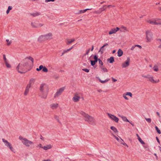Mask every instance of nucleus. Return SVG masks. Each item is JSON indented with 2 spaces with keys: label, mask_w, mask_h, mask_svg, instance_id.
Masks as SVG:
<instances>
[{
  "label": "nucleus",
  "mask_w": 161,
  "mask_h": 161,
  "mask_svg": "<svg viewBox=\"0 0 161 161\" xmlns=\"http://www.w3.org/2000/svg\"><path fill=\"white\" fill-rule=\"evenodd\" d=\"M80 114L83 117L84 120L89 124L92 125H95L96 120L94 117L89 115L83 111L80 112Z\"/></svg>",
  "instance_id": "1"
},
{
  "label": "nucleus",
  "mask_w": 161,
  "mask_h": 161,
  "mask_svg": "<svg viewBox=\"0 0 161 161\" xmlns=\"http://www.w3.org/2000/svg\"><path fill=\"white\" fill-rule=\"evenodd\" d=\"M28 65L27 62L20 63L19 64L16 69L18 72L21 74L24 73L25 67Z\"/></svg>",
  "instance_id": "2"
},
{
  "label": "nucleus",
  "mask_w": 161,
  "mask_h": 161,
  "mask_svg": "<svg viewBox=\"0 0 161 161\" xmlns=\"http://www.w3.org/2000/svg\"><path fill=\"white\" fill-rule=\"evenodd\" d=\"M19 139L22 141L23 144L26 147H29L34 144L32 142L29 140L25 138H23L21 136H19Z\"/></svg>",
  "instance_id": "3"
},
{
  "label": "nucleus",
  "mask_w": 161,
  "mask_h": 161,
  "mask_svg": "<svg viewBox=\"0 0 161 161\" xmlns=\"http://www.w3.org/2000/svg\"><path fill=\"white\" fill-rule=\"evenodd\" d=\"M2 141L4 143V145L5 146L8 148L10 151L12 152L15 153V151L14 148L12 146V144L8 142L7 140L4 138H3Z\"/></svg>",
  "instance_id": "4"
},
{
  "label": "nucleus",
  "mask_w": 161,
  "mask_h": 161,
  "mask_svg": "<svg viewBox=\"0 0 161 161\" xmlns=\"http://www.w3.org/2000/svg\"><path fill=\"white\" fill-rule=\"evenodd\" d=\"M142 76L145 78L148 79V80L153 83H156L158 82L159 81V79L157 80H154L153 79V77L150 76L149 75H142Z\"/></svg>",
  "instance_id": "5"
},
{
  "label": "nucleus",
  "mask_w": 161,
  "mask_h": 161,
  "mask_svg": "<svg viewBox=\"0 0 161 161\" xmlns=\"http://www.w3.org/2000/svg\"><path fill=\"white\" fill-rule=\"evenodd\" d=\"M146 34L147 42H150L153 40V35L152 33L150 31H146Z\"/></svg>",
  "instance_id": "6"
},
{
  "label": "nucleus",
  "mask_w": 161,
  "mask_h": 161,
  "mask_svg": "<svg viewBox=\"0 0 161 161\" xmlns=\"http://www.w3.org/2000/svg\"><path fill=\"white\" fill-rule=\"evenodd\" d=\"M65 89V87H63L61 88L58 90L56 93L55 94L54 96V97L56 98L58 97L59 96L61 95V93L63 92Z\"/></svg>",
  "instance_id": "7"
},
{
  "label": "nucleus",
  "mask_w": 161,
  "mask_h": 161,
  "mask_svg": "<svg viewBox=\"0 0 161 161\" xmlns=\"http://www.w3.org/2000/svg\"><path fill=\"white\" fill-rule=\"evenodd\" d=\"M40 92L48 91V86L45 84H42L40 87Z\"/></svg>",
  "instance_id": "8"
},
{
  "label": "nucleus",
  "mask_w": 161,
  "mask_h": 161,
  "mask_svg": "<svg viewBox=\"0 0 161 161\" xmlns=\"http://www.w3.org/2000/svg\"><path fill=\"white\" fill-rule=\"evenodd\" d=\"M107 115L108 117L112 120H114L116 123L118 122L119 120V118L115 116L114 115L108 113H107Z\"/></svg>",
  "instance_id": "9"
},
{
  "label": "nucleus",
  "mask_w": 161,
  "mask_h": 161,
  "mask_svg": "<svg viewBox=\"0 0 161 161\" xmlns=\"http://www.w3.org/2000/svg\"><path fill=\"white\" fill-rule=\"evenodd\" d=\"M48 91L40 92L39 96L42 98L45 99L47 98Z\"/></svg>",
  "instance_id": "10"
},
{
  "label": "nucleus",
  "mask_w": 161,
  "mask_h": 161,
  "mask_svg": "<svg viewBox=\"0 0 161 161\" xmlns=\"http://www.w3.org/2000/svg\"><path fill=\"white\" fill-rule=\"evenodd\" d=\"M130 62V58H128L127 60L124 62L122 64V67L123 68H125L129 65Z\"/></svg>",
  "instance_id": "11"
},
{
  "label": "nucleus",
  "mask_w": 161,
  "mask_h": 161,
  "mask_svg": "<svg viewBox=\"0 0 161 161\" xmlns=\"http://www.w3.org/2000/svg\"><path fill=\"white\" fill-rule=\"evenodd\" d=\"M46 41L49 40L53 38V35L51 33L44 35Z\"/></svg>",
  "instance_id": "12"
},
{
  "label": "nucleus",
  "mask_w": 161,
  "mask_h": 161,
  "mask_svg": "<svg viewBox=\"0 0 161 161\" xmlns=\"http://www.w3.org/2000/svg\"><path fill=\"white\" fill-rule=\"evenodd\" d=\"M119 30V28L118 27H116V28L111 29L110 31L109 32L108 34L109 35L115 34Z\"/></svg>",
  "instance_id": "13"
},
{
  "label": "nucleus",
  "mask_w": 161,
  "mask_h": 161,
  "mask_svg": "<svg viewBox=\"0 0 161 161\" xmlns=\"http://www.w3.org/2000/svg\"><path fill=\"white\" fill-rule=\"evenodd\" d=\"M58 106L59 104L58 103H53L50 105V107L53 110L56 109Z\"/></svg>",
  "instance_id": "14"
},
{
  "label": "nucleus",
  "mask_w": 161,
  "mask_h": 161,
  "mask_svg": "<svg viewBox=\"0 0 161 161\" xmlns=\"http://www.w3.org/2000/svg\"><path fill=\"white\" fill-rule=\"evenodd\" d=\"M80 99V97L78 95L77 93H76L73 97L72 100L75 102H77Z\"/></svg>",
  "instance_id": "15"
},
{
  "label": "nucleus",
  "mask_w": 161,
  "mask_h": 161,
  "mask_svg": "<svg viewBox=\"0 0 161 161\" xmlns=\"http://www.w3.org/2000/svg\"><path fill=\"white\" fill-rule=\"evenodd\" d=\"M108 46V44L107 43H105L103 46H102L99 51V52H101L102 54L104 51L105 50V47Z\"/></svg>",
  "instance_id": "16"
},
{
  "label": "nucleus",
  "mask_w": 161,
  "mask_h": 161,
  "mask_svg": "<svg viewBox=\"0 0 161 161\" xmlns=\"http://www.w3.org/2000/svg\"><path fill=\"white\" fill-rule=\"evenodd\" d=\"M31 87V86H30V85H27L25 87V90L24 93V95L26 96L27 95L29 92V89Z\"/></svg>",
  "instance_id": "17"
},
{
  "label": "nucleus",
  "mask_w": 161,
  "mask_h": 161,
  "mask_svg": "<svg viewBox=\"0 0 161 161\" xmlns=\"http://www.w3.org/2000/svg\"><path fill=\"white\" fill-rule=\"evenodd\" d=\"M44 35H41L38 37V41L39 42H42L43 41H46Z\"/></svg>",
  "instance_id": "18"
},
{
  "label": "nucleus",
  "mask_w": 161,
  "mask_h": 161,
  "mask_svg": "<svg viewBox=\"0 0 161 161\" xmlns=\"http://www.w3.org/2000/svg\"><path fill=\"white\" fill-rule=\"evenodd\" d=\"M146 21L152 25H156L155 19L147 20Z\"/></svg>",
  "instance_id": "19"
},
{
  "label": "nucleus",
  "mask_w": 161,
  "mask_h": 161,
  "mask_svg": "<svg viewBox=\"0 0 161 161\" xmlns=\"http://www.w3.org/2000/svg\"><path fill=\"white\" fill-rule=\"evenodd\" d=\"M52 146L50 144H48L46 145V146L43 147V148L45 150H47L48 149L51 148Z\"/></svg>",
  "instance_id": "20"
},
{
  "label": "nucleus",
  "mask_w": 161,
  "mask_h": 161,
  "mask_svg": "<svg viewBox=\"0 0 161 161\" xmlns=\"http://www.w3.org/2000/svg\"><path fill=\"white\" fill-rule=\"evenodd\" d=\"M99 67L101 69L102 72H108V70L103 66L99 65Z\"/></svg>",
  "instance_id": "21"
},
{
  "label": "nucleus",
  "mask_w": 161,
  "mask_h": 161,
  "mask_svg": "<svg viewBox=\"0 0 161 161\" xmlns=\"http://www.w3.org/2000/svg\"><path fill=\"white\" fill-rule=\"evenodd\" d=\"M91 9H90L87 8V9H84V10H80L77 13H76V14H80L83 13H84L85 12H86L87 10H91Z\"/></svg>",
  "instance_id": "22"
},
{
  "label": "nucleus",
  "mask_w": 161,
  "mask_h": 161,
  "mask_svg": "<svg viewBox=\"0 0 161 161\" xmlns=\"http://www.w3.org/2000/svg\"><path fill=\"white\" fill-rule=\"evenodd\" d=\"M30 15L34 17H35L41 15V13L39 12H36L35 13L31 14Z\"/></svg>",
  "instance_id": "23"
},
{
  "label": "nucleus",
  "mask_w": 161,
  "mask_h": 161,
  "mask_svg": "<svg viewBox=\"0 0 161 161\" xmlns=\"http://www.w3.org/2000/svg\"><path fill=\"white\" fill-rule=\"evenodd\" d=\"M156 25H161V19H155Z\"/></svg>",
  "instance_id": "24"
},
{
  "label": "nucleus",
  "mask_w": 161,
  "mask_h": 161,
  "mask_svg": "<svg viewBox=\"0 0 161 161\" xmlns=\"http://www.w3.org/2000/svg\"><path fill=\"white\" fill-rule=\"evenodd\" d=\"M156 41L157 42L158 46V48H161V39L158 38L156 39Z\"/></svg>",
  "instance_id": "25"
},
{
  "label": "nucleus",
  "mask_w": 161,
  "mask_h": 161,
  "mask_svg": "<svg viewBox=\"0 0 161 161\" xmlns=\"http://www.w3.org/2000/svg\"><path fill=\"white\" fill-rule=\"evenodd\" d=\"M117 53L119 57H121L123 54V52L121 49H119Z\"/></svg>",
  "instance_id": "26"
},
{
  "label": "nucleus",
  "mask_w": 161,
  "mask_h": 161,
  "mask_svg": "<svg viewBox=\"0 0 161 161\" xmlns=\"http://www.w3.org/2000/svg\"><path fill=\"white\" fill-rule=\"evenodd\" d=\"M120 118L122 119L124 121L130 122V121L127 119L126 117L123 116H120Z\"/></svg>",
  "instance_id": "27"
},
{
  "label": "nucleus",
  "mask_w": 161,
  "mask_h": 161,
  "mask_svg": "<svg viewBox=\"0 0 161 161\" xmlns=\"http://www.w3.org/2000/svg\"><path fill=\"white\" fill-rule=\"evenodd\" d=\"M119 142H120V144H123L124 145H125L126 146H127V147H128V146H127V145L124 142L123 140L121 138H120V140H119Z\"/></svg>",
  "instance_id": "28"
},
{
  "label": "nucleus",
  "mask_w": 161,
  "mask_h": 161,
  "mask_svg": "<svg viewBox=\"0 0 161 161\" xmlns=\"http://www.w3.org/2000/svg\"><path fill=\"white\" fill-rule=\"evenodd\" d=\"M108 61H109L110 63H112L114 61V57H110L108 59Z\"/></svg>",
  "instance_id": "29"
},
{
  "label": "nucleus",
  "mask_w": 161,
  "mask_h": 161,
  "mask_svg": "<svg viewBox=\"0 0 161 161\" xmlns=\"http://www.w3.org/2000/svg\"><path fill=\"white\" fill-rule=\"evenodd\" d=\"M35 79L33 78H31V79L30 80V81L29 82V83L27 85H29L31 86V85L34 82H35Z\"/></svg>",
  "instance_id": "30"
},
{
  "label": "nucleus",
  "mask_w": 161,
  "mask_h": 161,
  "mask_svg": "<svg viewBox=\"0 0 161 161\" xmlns=\"http://www.w3.org/2000/svg\"><path fill=\"white\" fill-rule=\"evenodd\" d=\"M110 129L112 130L115 133H116L118 132L117 129L114 126H111Z\"/></svg>",
  "instance_id": "31"
},
{
  "label": "nucleus",
  "mask_w": 161,
  "mask_h": 161,
  "mask_svg": "<svg viewBox=\"0 0 161 161\" xmlns=\"http://www.w3.org/2000/svg\"><path fill=\"white\" fill-rule=\"evenodd\" d=\"M75 41V39L74 38L71 39L69 41L68 40L66 43L67 45H69Z\"/></svg>",
  "instance_id": "32"
},
{
  "label": "nucleus",
  "mask_w": 161,
  "mask_h": 161,
  "mask_svg": "<svg viewBox=\"0 0 161 161\" xmlns=\"http://www.w3.org/2000/svg\"><path fill=\"white\" fill-rule=\"evenodd\" d=\"M27 58L29 59V60H30L31 61L32 64H33L34 59L32 57H31V56H29V57H27L25 59V60Z\"/></svg>",
  "instance_id": "33"
},
{
  "label": "nucleus",
  "mask_w": 161,
  "mask_h": 161,
  "mask_svg": "<svg viewBox=\"0 0 161 161\" xmlns=\"http://www.w3.org/2000/svg\"><path fill=\"white\" fill-rule=\"evenodd\" d=\"M127 31L126 28L124 26H122L121 27L120 31L121 32H125V31Z\"/></svg>",
  "instance_id": "34"
},
{
  "label": "nucleus",
  "mask_w": 161,
  "mask_h": 161,
  "mask_svg": "<svg viewBox=\"0 0 161 161\" xmlns=\"http://www.w3.org/2000/svg\"><path fill=\"white\" fill-rule=\"evenodd\" d=\"M98 80H99V81L102 83H106V82H107L109 80V79H107L106 80H101L99 78H98Z\"/></svg>",
  "instance_id": "35"
},
{
  "label": "nucleus",
  "mask_w": 161,
  "mask_h": 161,
  "mask_svg": "<svg viewBox=\"0 0 161 161\" xmlns=\"http://www.w3.org/2000/svg\"><path fill=\"white\" fill-rule=\"evenodd\" d=\"M153 70L155 71H157L158 70V66L157 65H155L153 67Z\"/></svg>",
  "instance_id": "36"
},
{
  "label": "nucleus",
  "mask_w": 161,
  "mask_h": 161,
  "mask_svg": "<svg viewBox=\"0 0 161 161\" xmlns=\"http://www.w3.org/2000/svg\"><path fill=\"white\" fill-rule=\"evenodd\" d=\"M12 9V7L11 6H9L8 7V9L6 11V13L7 14H8L10 10Z\"/></svg>",
  "instance_id": "37"
},
{
  "label": "nucleus",
  "mask_w": 161,
  "mask_h": 161,
  "mask_svg": "<svg viewBox=\"0 0 161 161\" xmlns=\"http://www.w3.org/2000/svg\"><path fill=\"white\" fill-rule=\"evenodd\" d=\"M6 67L8 68H10L11 67V66L10 64L8 63V62L5 63Z\"/></svg>",
  "instance_id": "38"
},
{
  "label": "nucleus",
  "mask_w": 161,
  "mask_h": 161,
  "mask_svg": "<svg viewBox=\"0 0 161 161\" xmlns=\"http://www.w3.org/2000/svg\"><path fill=\"white\" fill-rule=\"evenodd\" d=\"M138 139L139 141L140 142V143L142 144H145L144 142L143 141L140 137H139L138 138Z\"/></svg>",
  "instance_id": "39"
},
{
  "label": "nucleus",
  "mask_w": 161,
  "mask_h": 161,
  "mask_svg": "<svg viewBox=\"0 0 161 161\" xmlns=\"http://www.w3.org/2000/svg\"><path fill=\"white\" fill-rule=\"evenodd\" d=\"M54 118L56 120H57L58 123H60V121L59 120V117L58 116L56 115H55L54 116Z\"/></svg>",
  "instance_id": "40"
},
{
  "label": "nucleus",
  "mask_w": 161,
  "mask_h": 161,
  "mask_svg": "<svg viewBox=\"0 0 161 161\" xmlns=\"http://www.w3.org/2000/svg\"><path fill=\"white\" fill-rule=\"evenodd\" d=\"M42 71L43 72H48V69L45 66H43Z\"/></svg>",
  "instance_id": "41"
},
{
  "label": "nucleus",
  "mask_w": 161,
  "mask_h": 161,
  "mask_svg": "<svg viewBox=\"0 0 161 161\" xmlns=\"http://www.w3.org/2000/svg\"><path fill=\"white\" fill-rule=\"evenodd\" d=\"M126 95H127V96H129L130 97H132V95L131 92H128L125 93Z\"/></svg>",
  "instance_id": "42"
},
{
  "label": "nucleus",
  "mask_w": 161,
  "mask_h": 161,
  "mask_svg": "<svg viewBox=\"0 0 161 161\" xmlns=\"http://www.w3.org/2000/svg\"><path fill=\"white\" fill-rule=\"evenodd\" d=\"M3 59L4 63L6 62H8V60L7 59V58L6 57L5 55V54H3Z\"/></svg>",
  "instance_id": "43"
},
{
  "label": "nucleus",
  "mask_w": 161,
  "mask_h": 161,
  "mask_svg": "<svg viewBox=\"0 0 161 161\" xmlns=\"http://www.w3.org/2000/svg\"><path fill=\"white\" fill-rule=\"evenodd\" d=\"M96 62L95 61L91 60V64L92 66H94L96 64Z\"/></svg>",
  "instance_id": "44"
},
{
  "label": "nucleus",
  "mask_w": 161,
  "mask_h": 161,
  "mask_svg": "<svg viewBox=\"0 0 161 161\" xmlns=\"http://www.w3.org/2000/svg\"><path fill=\"white\" fill-rule=\"evenodd\" d=\"M155 128L156 130H157V132H158V134H160V133H161L160 131V130L158 129V127H157V126H156L155 127Z\"/></svg>",
  "instance_id": "45"
},
{
  "label": "nucleus",
  "mask_w": 161,
  "mask_h": 161,
  "mask_svg": "<svg viewBox=\"0 0 161 161\" xmlns=\"http://www.w3.org/2000/svg\"><path fill=\"white\" fill-rule=\"evenodd\" d=\"M68 51H67V50H64L63 51V53L61 54V56H63V55L66 53H67V52H68Z\"/></svg>",
  "instance_id": "46"
},
{
  "label": "nucleus",
  "mask_w": 161,
  "mask_h": 161,
  "mask_svg": "<svg viewBox=\"0 0 161 161\" xmlns=\"http://www.w3.org/2000/svg\"><path fill=\"white\" fill-rule=\"evenodd\" d=\"M94 58L95 60L94 61H96V62L98 60V58L97 57L96 55L94 56Z\"/></svg>",
  "instance_id": "47"
},
{
  "label": "nucleus",
  "mask_w": 161,
  "mask_h": 161,
  "mask_svg": "<svg viewBox=\"0 0 161 161\" xmlns=\"http://www.w3.org/2000/svg\"><path fill=\"white\" fill-rule=\"evenodd\" d=\"M98 61L99 64H100V65L103 66V62L99 58H98Z\"/></svg>",
  "instance_id": "48"
},
{
  "label": "nucleus",
  "mask_w": 161,
  "mask_h": 161,
  "mask_svg": "<svg viewBox=\"0 0 161 161\" xmlns=\"http://www.w3.org/2000/svg\"><path fill=\"white\" fill-rule=\"evenodd\" d=\"M127 95H126V94H123V97L126 100H128V98L127 97H126Z\"/></svg>",
  "instance_id": "49"
},
{
  "label": "nucleus",
  "mask_w": 161,
  "mask_h": 161,
  "mask_svg": "<svg viewBox=\"0 0 161 161\" xmlns=\"http://www.w3.org/2000/svg\"><path fill=\"white\" fill-rule=\"evenodd\" d=\"M6 41L8 43L7 45H10L12 42V41H9V40L8 39H7L6 40Z\"/></svg>",
  "instance_id": "50"
},
{
  "label": "nucleus",
  "mask_w": 161,
  "mask_h": 161,
  "mask_svg": "<svg viewBox=\"0 0 161 161\" xmlns=\"http://www.w3.org/2000/svg\"><path fill=\"white\" fill-rule=\"evenodd\" d=\"M136 47L135 45L132 46L130 49V50L133 51V50H134ZM135 50H137L136 48L135 49Z\"/></svg>",
  "instance_id": "51"
},
{
  "label": "nucleus",
  "mask_w": 161,
  "mask_h": 161,
  "mask_svg": "<svg viewBox=\"0 0 161 161\" xmlns=\"http://www.w3.org/2000/svg\"><path fill=\"white\" fill-rule=\"evenodd\" d=\"M145 119L148 123H150L151 122V119L150 118H146Z\"/></svg>",
  "instance_id": "52"
},
{
  "label": "nucleus",
  "mask_w": 161,
  "mask_h": 161,
  "mask_svg": "<svg viewBox=\"0 0 161 161\" xmlns=\"http://www.w3.org/2000/svg\"><path fill=\"white\" fill-rule=\"evenodd\" d=\"M36 147H39V148H43V147H42L41 144H39L37 145L36 146Z\"/></svg>",
  "instance_id": "53"
},
{
  "label": "nucleus",
  "mask_w": 161,
  "mask_h": 161,
  "mask_svg": "<svg viewBox=\"0 0 161 161\" xmlns=\"http://www.w3.org/2000/svg\"><path fill=\"white\" fill-rule=\"evenodd\" d=\"M82 70L87 73H88L89 71V69H82Z\"/></svg>",
  "instance_id": "54"
},
{
  "label": "nucleus",
  "mask_w": 161,
  "mask_h": 161,
  "mask_svg": "<svg viewBox=\"0 0 161 161\" xmlns=\"http://www.w3.org/2000/svg\"><path fill=\"white\" fill-rule=\"evenodd\" d=\"M31 26L34 27V28H36L37 27V26H36V25H35V23H31Z\"/></svg>",
  "instance_id": "55"
},
{
  "label": "nucleus",
  "mask_w": 161,
  "mask_h": 161,
  "mask_svg": "<svg viewBox=\"0 0 161 161\" xmlns=\"http://www.w3.org/2000/svg\"><path fill=\"white\" fill-rule=\"evenodd\" d=\"M113 136L115 137V138L117 140L118 142L119 141L120 139H119L115 135H113Z\"/></svg>",
  "instance_id": "56"
},
{
  "label": "nucleus",
  "mask_w": 161,
  "mask_h": 161,
  "mask_svg": "<svg viewBox=\"0 0 161 161\" xmlns=\"http://www.w3.org/2000/svg\"><path fill=\"white\" fill-rule=\"evenodd\" d=\"M135 46L136 47H138L140 49H141L142 48V46L139 45H135Z\"/></svg>",
  "instance_id": "57"
},
{
  "label": "nucleus",
  "mask_w": 161,
  "mask_h": 161,
  "mask_svg": "<svg viewBox=\"0 0 161 161\" xmlns=\"http://www.w3.org/2000/svg\"><path fill=\"white\" fill-rule=\"evenodd\" d=\"M55 0H45V2L47 3L49 2H54Z\"/></svg>",
  "instance_id": "58"
},
{
  "label": "nucleus",
  "mask_w": 161,
  "mask_h": 161,
  "mask_svg": "<svg viewBox=\"0 0 161 161\" xmlns=\"http://www.w3.org/2000/svg\"><path fill=\"white\" fill-rule=\"evenodd\" d=\"M43 68V66L42 65H40L39 67V69L41 70L42 68Z\"/></svg>",
  "instance_id": "59"
},
{
  "label": "nucleus",
  "mask_w": 161,
  "mask_h": 161,
  "mask_svg": "<svg viewBox=\"0 0 161 161\" xmlns=\"http://www.w3.org/2000/svg\"><path fill=\"white\" fill-rule=\"evenodd\" d=\"M75 45H73L70 48L67 49V51H69L71 50L74 47Z\"/></svg>",
  "instance_id": "60"
},
{
  "label": "nucleus",
  "mask_w": 161,
  "mask_h": 161,
  "mask_svg": "<svg viewBox=\"0 0 161 161\" xmlns=\"http://www.w3.org/2000/svg\"><path fill=\"white\" fill-rule=\"evenodd\" d=\"M115 7V6H114V5H108L107 6V7L108 8L113 7Z\"/></svg>",
  "instance_id": "61"
},
{
  "label": "nucleus",
  "mask_w": 161,
  "mask_h": 161,
  "mask_svg": "<svg viewBox=\"0 0 161 161\" xmlns=\"http://www.w3.org/2000/svg\"><path fill=\"white\" fill-rule=\"evenodd\" d=\"M156 140H157V141L158 142V143H159V144H160V141H159V139H158V138L157 137H156Z\"/></svg>",
  "instance_id": "62"
},
{
  "label": "nucleus",
  "mask_w": 161,
  "mask_h": 161,
  "mask_svg": "<svg viewBox=\"0 0 161 161\" xmlns=\"http://www.w3.org/2000/svg\"><path fill=\"white\" fill-rule=\"evenodd\" d=\"M40 138L42 140H44V138L41 135L40 136Z\"/></svg>",
  "instance_id": "63"
},
{
  "label": "nucleus",
  "mask_w": 161,
  "mask_h": 161,
  "mask_svg": "<svg viewBox=\"0 0 161 161\" xmlns=\"http://www.w3.org/2000/svg\"><path fill=\"white\" fill-rule=\"evenodd\" d=\"M89 50H87L86 51V53L85 54V55H88L89 53Z\"/></svg>",
  "instance_id": "64"
}]
</instances>
